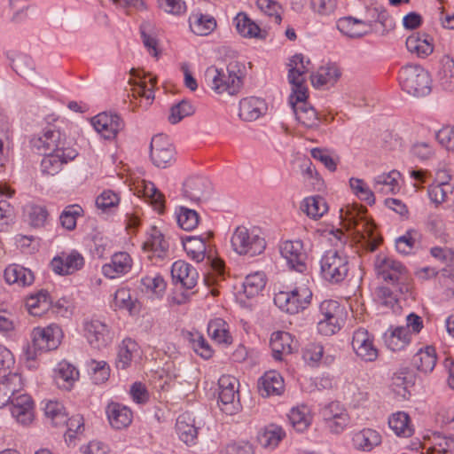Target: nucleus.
Listing matches in <instances>:
<instances>
[{
  "mask_svg": "<svg viewBox=\"0 0 454 454\" xmlns=\"http://www.w3.org/2000/svg\"><path fill=\"white\" fill-rule=\"evenodd\" d=\"M140 288L142 292L160 294L165 291L166 283L158 273L146 275L140 279Z\"/></svg>",
  "mask_w": 454,
  "mask_h": 454,
  "instance_id": "6e6d98bb",
  "label": "nucleus"
},
{
  "mask_svg": "<svg viewBox=\"0 0 454 454\" xmlns=\"http://www.w3.org/2000/svg\"><path fill=\"white\" fill-rule=\"evenodd\" d=\"M145 251L151 253L149 255L150 259L153 257L158 259H164L168 256L169 254V244L165 239L163 234L156 227H152L149 232V236L143 245Z\"/></svg>",
  "mask_w": 454,
  "mask_h": 454,
  "instance_id": "4be33fe9",
  "label": "nucleus"
},
{
  "mask_svg": "<svg viewBox=\"0 0 454 454\" xmlns=\"http://www.w3.org/2000/svg\"><path fill=\"white\" fill-rule=\"evenodd\" d=\"M233 24L239 34L244 37H256L262 38L261 35V28L244 12H239L233 20Z\"/></svg>",
  "mask_w": 454,
  "mask_h": 454,
  "instance_id": "79ce46f5",
  "label": "nucleus"
},
{
  "mask_svg": "<svg viewBox=\"0 0 454 454\" xmlns=\"http://www.w3.org/2000/svg\"><path fill=\"white\" fill-rule=\"evenodd\" d=\"M285 435L286 433L281 427L270 425L259 435L258 440L263 448L274 450Z\"/></svg>",
  "mask_w": 454,
  "mask_h": 454,
  "instance_id": "de8ad7c7",
  "label": "nucleus"
},
{
  "mask_svg": "<svg viewBox=\"0 0 454 454\" xmlns=\"http://www.w3.org/2000/svg\"><path fill=\"white\" fill-rule=\"evenodd\" d=\"M11 61L12 69L20 76L27 80H33L35 78V63L29 56L17 54Z\"/></svg>",
  "mask_w": 454,
  "mask_h": 454,
  "instance_id": "a18cd8bd",
  "label": "nucleus"
},
{
  "mask_svg": "<svg viewBox=\"0 0 454 454\" xmlns=\"http://www.w3.org/2000/svg\"><path fill=\"white\" fill-rule=\"evenodd\" d=\"M132 267V259L126 252L115 253L109 263L102 267L103 274L108 278H115L127 274Z\"/></svg>",
  "mask_w": 454,
  "mask_h": 454,
  "instance_id": "b1692460",
  "label": "nucleus"
},
{
  "mask_svg": "<svg viewBox=\"0 0 454 454\" xmlns=\"http://www.w3.org/2000/svg\"><path fill=\"white\" fill-rule=\"evenodd\" d=\"M311 291L305 286L295 287L289 292L288 313L296 314L304 309L310 302Z\"/></svg>",
  "mask_w": 454,
  "mask_h": 454,
  "instance_id": "58836bf2",
  "label": "nucleus"
},
{
  "mask_svg": "<svg viewBox=\"0 0 454 454\" xmlns=\"http://www.w3.org/2000/svg\"><path fill=\"white\" fill-rule=\"evenodd\" d=\"M190 342L195 353L204 359H208L213 355V349L200 333H190Z\"/></svg>",
  "mask_w": 454,
  "mask_h": 454,
  "instance_id": "0e129e2a",
  "label": "nucleus"
},
{
  "mask_svg": "<svg viewBox=\"0 0 454 454\" xmlns=\"http://www.w3.org/2000/svg\"><path fill=\"white\" fill-rule=\"evenodd\" d=\"M26 306L29 314L35 317H42L51 307V301L48 292L40 290L36 294H31L26 300Z\"/></svg>",
  "mask_w": 454,
  "mask_h": 454,
  "instance_id": "4c0bfd02",
  "label": "nucleus"
},
{
  "mask_svg": "<svg viewBox=\"0 0 454 454\" xmlns=\"http://www.w3.org/2000/svg\"><path fill=\"white\" fill-rule=\"evenodd\" d=\"M61 338L62 331L57 325L35 328L32 332V342L25 349L27 360H35L41 353L56 349Z\"/></svg>",
  "mask_w": 454,
  "mask_h": 454,
  "instance_id": "1a4fd4ad",
  "label": "nucleus"
},
{
  "mask_svg": "<svg viewBox=\"0 0 454 454\" xmlns=\"http://www.w3.org/2000/svg\"><path fill=\"white\" fill-rule=\"evenodd\" d=\"M352 347L356 354L365 362H373L378 357V349L374 347L368 331L364 328L354 332Z\"/></svg>",
  "mask_w": 454,
  "mask_h": 454,
  "instance_id": "6ab92c4d",
  "label": "nucleus"
},
{
  "mask_svg": "<svg viewBox=\"0 0 454 454\" xmlns=\"http://www.w3.org/2000/svg\"><path fill=\"white\" fill-rule=\"evenodd\" d=\"M383 339L389 349L393 351L402 350L410 343V330L404 326L390 328L384 333Z\"/></svg>",
  "mask_w": 454,
  "mask_h": 454,
  "instance_id": "c9c22d12",
  "label": "nucleus"
},
{
  "mask_svg": "<svg viewBox=\"0 0 454 454\" xmlns=\"http://www.w3.org/2000/svg\"><path fill=\"white\" fill-rule=\"evenodd\" d=\"M78 377L79 372L74 365L66 361L59 364L56 380L59 386L69 388Z\"/></svg>",
  "mask_w": 454,
  "mask_h": 454,
  "instance_id": "3c124183",
  "label": "nucleus"
},
{
  "mask_svg": "<svg viewBox=\"0 0 454 454\" xmlns=\"http://www.w3.org/2000/svg\"><path fill=\"white\" fill-rule=\"evenodd\" d=\"M171 275L174 280L180 282L186 289H192L198 281L199 274L191 264L184 261H176L171 268Z\"/></svg>",
  "mask_w": 454,
  "mask_h": 454,
  "instance_id": "a878e982",
  "label": "nucleus"
},
{
  "mask_svg": "<svg viewBox=\"0 0 454 454\" xmlns=\"http://www.w3.org/2000/svg\"><path fill=\"white\" fill-rule=\"evenodd\" d=\"M233 250L241 255L250 257L261 254L266 248V241L261 229L257 227L247 228L239 226L231 237Z\"/></svg>",
  "mask_w": 454,
  "mask_h": 454,
  "instance_id": "6e6552de",
  "label": "nucleus"
},
{
  "mask_svg": "<svg viewBox=\"0 0 454 454\" xmlns=\"http://www.w3.org/2000/svg\"><path fill=\"white\" fill-rule=\"evenodd\" d=\"M176 220L178 225L184 231H192L195 229L200 222L199 214L185 207H180L176 211Z\"/></svg>",
  "mask_w": 454,
  "mask_h": 454,
  "instance_id": "5fc2aeb1",
  "label": "nucleus"
},
{
  "mask_svg": "<svg viewBox=\"0 0 454 454\" xmlns=\"http://www.w3.org/2000/svg\"><path fill=\"white\" fill-rule=\"evenodd\" d=\"M280 254L286 260L287 264L298 272L307 269L308 258L301 240H286L280 245Z\"/></svg>",
  "mask_w": 454,
  "mask_h": 454,
  "instance_id": "2eb2a0df",
  "label": "nucleus"
},
{
  "mask_svg": "<svg viewBox=\"0 0 454 454\" xmlns=\"http://www.w3.org/2000/svg\"><path fill=\"white\" fill-rule=\"evenodd\" d=\"M242 67L243 66L237 61L230 62L226 72L210 67L205 72L206 82L218 94L227 92L231 96L236 95L243 85Z\"/></svg>",
  "mask_w": 454,
  "mask_h": 454,
  "instance_id": "7ed1b4c3",
  "label": "nucleus"
},
{
  "mask_svg": "<svg viewBox=\"0 0 454 454\" xmlns=\"http://www.w3.org/2000/svg\"><path fill=\"white\" fill-rule=\"evenodd\" d=\"M120 197L111 190L104 191L96 199V206L103 212H107L119 205Z\"/></svg>",
  "mask_w": 454,
  "mask_h": 454,
  "instance_id": "774afa93",
  "label": "nucleus"
},
{
  "mask_svg": "<svg viewBox=\"0 0 454 454\" xmlns=\"http://www.w3.org/2000/svg\"><path fill=\"white\" fill-rule=\"evenodd\" d=\"M43 158L41 161V171L43 175L55 176L69 161L74 160L78 155L76 148H67L64 153H43Z\"/></svg>",
  "mask_w": 454,
  "mask_h": 454,
  "instance_id": "f3484780",
  "label": "nucleus"
},
{
  "mask_svg": "<svg viewBox=\"0 0 454 454\" xmlns=\"http://www.w3.org/2000/svg\"><path fill=\"white\" fill-rule=\"evenodd\" d=\"M267 110L266 103L259 98H246L239 102V117L246 121H253L262 116Z\"/></svg>",
  "mask_w": 454,
  "mask_h": 454,
  "instance_id": "c756f323",
  "label": "nucleus"
},
{
  "mask_svg": "<svg viewBox=\"0 0 454 454\" xmlns=\"http://www.w3.org/2000/svg\"><path fill=\"white\" fill-rule=\"evenodd\" d=\"M218 405L226 414L231 415L239 409V380L231 375H223L218 380Z\"/></svg>",
  "mask_w": 454,
  "mask_h": 454,
  "instance_id": "9b49d317",
  "label": "nucleus"
},
{
  "mask_svg": "<svg viewBox=\"0 0 454 454\" xmlns=\"http://www.w3.org/2000/svg\"><path fill=\"white\" fill-rule=\"evenodd\" d=\"M266 281L262 272H254L246 277L243 282V292L247 298L257 295L265 286Z\"/></svg>",
  "mask_w": 454,
  "mask_h": 454,
  "instance_id": "864d4df0",
  "label": "nucleus"
},
{
  "mask_svg": "<svg viewBox=\"0 0 454 454\" xmlns=\"http://www.w3.org/2000/svg\"><path fill=\"white\" fill-rule=\"evenodd\" d=\"M364 208L357 204L346 205L340 210V219L347 230H354L366 242V247L374 251L380 239L374 234V225L364 216Z\"/></svg>",
  "mask_w": 454,
  "mask_h": 454,
  "instance_id": "20e7f679",
  "label": "nucleus"
},
{
  "mask_svg": "<svg viewBox=\"0 0 454 454\" xmlns=\"http://www.w3.org/2000/svg\"><path fill=\"white\" fill-rule=\"evenodd\" d=\"M256 5L266 15L272 18L276 24H280L282 7L278 3L273 0H257Z\"/></svg>",
  "mask_w": 454,
  "mask_h": 454,
  "instance_id": "338daca9",
  "label": "nucleus"
},
{
  "mask_svg": "<svg viewBox=\"0 0 454 454\" xmlns=\"http://www.w3.org/2000/svg\"><path fill=\"white\" fill-rule=\"evenodd\" d=\"M409 52L419 58H427L434 51L433 39L426 33H415L408 36L405 42Z\"/></svg>",
  "mask_w": 454,
  "mask_h": 454,
  "instance_id": "bb28decb",
  "label": "nucleus"
},
{
  "mask_svg": "<svg viewBox=\"0 0 454 454\" xmlns=\"http://www.w3.org/2000/svg\"><path fill=\"white\" fill-rule=\"evenodd\" d=\"M193 113L194 108L191 103L186 100H182L171 107L168 120L172 124H176L184 117L192 115Z\"/></svg>",
  "mask_w": 454,
  "mask_h": 454,
  "instance_id": "69168bd1",
  "label": "nucleus"
},
{
  "mask_svg": "<svg viewBox=\"0 0 454 454\" xmlns=\"http://www.w3.org/2000/svg\"><path fill=\"white\" fill-rule=\"evenodd\" d=\"M46 418L53 427H63L67 422L65 407L58 401H48L43 408Z\"/></svg>",
  "mask_w": 454,
  "mask_h": 454,
  "instance_id": "09e8293b",
  "label": "nucleus"
},
{
  "mask_svg": "<svg viewBox=\"0 0 454 454\" xmlns=\"http://www.w3.org/2000/svg\"><path fill=\"white\" fill-rule=\"evenodd\" d=\"M321 318L317 323L319 333L329 336L337 333L341 325L342 308L333 300L324 301L320 304Z\"/></svg>",
  "mask_w": 454,
  "mask_h": 454,
  "instance_id": "f8f14e48",
  "label": "nucleus"
},
{
  "mask_svg": "<svg viewBox=\"0 0 454 454\" xmlns=\"http://www.w3.org/2000/svg\"><path fill=\"white\" fill-rule=\"evenodd\" d=\"M340 73L333 64L320 67L317 72L310 75L313 87L316 89L329 88L339 79Z\"/></svg>",
  "mask_w": 454,
  "mask_h": 454,
  "instance_id": "2f4dec72",
  "label": "nucleus"
},
{
  "mask_svg": "<svg viewBox=\"0 0 454 454\" xmlns=\"http://www.w3.org/2000/svg\"><path fill=\"white\" fill-rule=\"evenodd\" d=\"M95 130L106 139L114 138L124 127L121 118L115 114L101 113L91 119Z\"/></svg>",
  "mask_w": 454,
  "mask_h": 454,
  "instance_id": "a211bd4d",
  "label": "nucleus"
},
{
  "mask_svg": "<svg viewBox=\"0 0 454 454\" xmlns=\"http://www.w3.org/2000/svg\"><path fill=\"white\" fill-rule=\"evenodd\" d=\"M176 429L181 441L187 444L192 443L197 437L198 428L189 413H183L177 418Z\"/></svg>",
  "mask_w": 454,
  "mask_h": 454,
  "instance_id": "ea45409f",
  "label": "nucleus"
},
{
  "mask_svg": "<svg viewBox=\"0 0 454 454\" xmlns=\"http://www.w3.org/2000/svg\"><path fill=\"white\" fill-rule=\"evenodd\" d=\"M82 208L78 205L67 206L59 216L63 228L73 231L76 227L77 218L82 215Z\"/></svg>",
  "mask_w": 454,
  "mask_h": 454,
  "instance_id": "052dcab7",
  "label": "nucleus"
},
{
  "mask_svg": "<svg viewBox=\"0 0 454 454\" xmlns=\"http://www.w3.org/2000/svg\"><path fill=\"white\" fill-rule=\"evenodd\" d=\"M294 340L287 332H275L270 337V348L273 357L276 360H282L283 355H289L293 352Z\"/></svg>",
  "mask_w": 454,
  "mask_h": 454,
  "instance_id": "72a5a7b5",
  "label": "nucleus"
},
{
  "mask_svg": "<svg viewBox=\"0 0 454 454\" xmlns=\"http://www.w3.org/2000/svg\"><path fill=\"white\" fill-rule=\"evenodd\" d=\"M452 192V186L448 181H442L437 184L428 187V197L435 204H441L447 200L448 195Z\"/></svg>",
  "mask_w": 454,
  "mask_h": 454,
  "instance_id": "680f3d73",
  "label": "nucleus"
},
{
  "mask_svg": "<svg viewBox=\"0 0 454 454\" xmlns=\"http://www.w3.org/2000/svg\"><path fill=\"white\" fill-rule=\"evenodd\" d=\"M380 434L372 428H363L354 432L351 437L352 447L358 451L370 452L381 443Z\"/></svg>",
  "mask_w": 454,
  "mask_h": 454,
  "instance_id": "5701e85b",
  "label": "nucleus"
},
{
  "mask_svg": "<svg viewBox=\"0 0 454 454\" xmlns=\"http://www.w3.org/2000/svg\"><path fill=\"white\" fill-rule=\"evenodd\" d=\"M377 277L391 284L395 291L402 294L410 293L411 277L406 267L393 257L378 255L374 262Z\"/></svg>",
  "mask_w": 454,
  "mask_h": 454,
  "instance_id": "39448f33",
  "label": "nucleus"
},
{
  "mask_svg": "<svg viewBox=\"0 0 454 454\" xmlns=\"http://www.w3.org/2000/svg\"><path fill=\"white\" fill-rule=\"evenodd\" d=\"M23 382L18 373H9L0 380V409L8 404L13 396L22 391Z\"/></svg>",
  "mask_w": 454,
  "mask_h": 454,
  "instance_id": "393cba45",
  "label": "nucleus"
},
{
  "mask_svg": "<svg viewBox=\"0 0 454 454\" xmlns=\"http://www.w3.org/2000/svg\"><path fill=\"white\" fill-rule=\"evenodd\" d=\"M328 239L336 248L327 250L322 255L320 276L329 283L338 284L346 278L349 270L347 254L338 248L346 244L348 238L342 231L336 229L329 231Z\"/></svg>",
  "mask_w": 454,
  "mask_h": 454,
  "instance_id": "f257e3e1",
  "label": "nucleus"
},
{
  "mask_svg": "<svg viewBox=\"0 0 454 454\" xmlns=\"http://www.w3.org/2000/svg\"><path fill=\"white\" fill-rule=\"evenodd\" d=\"M83 333L89 345L98 350L108 347L114 338L109 326L98 319L86 320L83 323Z\"/></svg>",
  "mask_w": 454,
  "mask_h": 454,
  "instance_id": "ddd939ff",
  "label": "nucleus"
},
{
  "mask_svg": "<svg viewBox=\"0 0 454 454\" xmlns=\"http://www.w3.org/2000/svg\"><path fill=\"white\" fill-rule=\"evenodd\" d=\"M294 64L288 75V81L293 85V93L289 97V103L292 106L296 120L304 127L309 129L317 128L319 118L317 113L307 101V89L304 87V79L301 68Z\"/></svg>",
  "mask_w": 454,
  "mask_h": 454,
  "instance_id": "f03ea898",
  "label": "nucleus"
},
{
  "mask_svg": "<svg viewBox=\"0 0 454 454\" xmlns=\"http://www.w3.org/2000/svg\"><path fill=\"white\" fill-rule=\"evenodd\" d=\"M411 375L404 371L397 372L392 378L393 390L400 396L406 398L408 387L412 383Z\"/></svg>",
  "mask_w": 454,
  "mask_h": 454,
  "instance_id": "e2e57ef3",
  "label": "nucleus"
},
{
  "mask_svg": "<svg viewBox=\"0 0 454 454\" xmlns=\"http://www.w3.org/2000/svg\"><path fill=\"white\" fill-rule=\"evenodd\" d=\"M11 403L12 416L20 424L27 425L33 419V401L31 397L20 392L15 395Z\"/></svg>",
  "mask_w": 454,
  "mask_h": 454,
  "instance_id": "412c9836",
  "label": "nucleus"
},
{
  "mask_svg": "<svg viewBox=\"0 0 454 454\" xmlns=\"http://www.w3.org/2000/svg\"><path fill=\"white\" fill-rule=\"evenodd\" d=\"M288 419L297 432L306 430L311 421L309 409L306 406L293 408L288 414Z\"/></svg>",
  "mask_w": 454,
  "mask_h": 454,
  "instance_id": "603ef678",
  "label": "nucleus"
},
{
  "mask_svg": "<svg viewBox=\"0 0 454 454\" xmlns=\"http://www.w3.org/2000/svg\"><path fill=\"white\" fill-rule=\"evenodd\" d=\"M388 425L398 436L409 437L412 434V428L410 426V418L408 414L403 411L394 413L388 419Z\"/></svg>",
  "mask_w": 454,
  "mask_h": 454,
  "instance_id": "8fccbe9b",
  "label": "nucleus"
},
{
  "mask_svg": "<svg viewBox=\"0 0 454 454\" xmlns=\"http://www.w3.org/2000/svg\"><path fill=\"white\" fill-rule=\"evenodd\" d=\"M207 333L211 339L218 344L228 346L232 343L233 339L230 333V326L222 318L210 320L207 325Z\"/></svg>",
  "mask_w": 454,
  "mask_h": 454,
  "instance_id": "e433bc0d",
  "label": "nucleus"
},
{
  "mask_svg": "<svg viewBox=\"0 0 454 454\" xmlns=\"http://www.w3.org/2000/svg\"><path fill=\"white\" fill-rule=\"evenodd\" d=\"M174 147L166 136L159 134L152 138L150 157L156 167L167 168L174 161Z\"/></svg>",
  "mask_w": 454,
  "mask_h": 454,
  "instance_id": "4468645a",
  "label": "nucleus"
},
{
  "mask_svg": "<svg viewBox=\"0 0 454 454\" xmlns=\"http://www.w3.org/2000/svg\"><path fill=\"white\" fill-rule=\"evenodd\" d=\"M285 388L284 380L276 371L265 372L258 380V390L262 396L280 395Z\"/></svg>",
  "mask_w": 454,
  "mask_h": 454,
  "instance_id": "cd10ccee",
  "label": "nucleus"
},
{
  "mask_svg": "<svg viewBox=\"0 0 454 454\" xmlns=\"http://www.w3.org/2000/svg\"><path fill=\"white\" fill-rule=\"evenodd\" d=\"M402 89L415 97H425L432 91V78L427 70L420 65L408 64L398 74Z\"/></svg>",
  "mask_w": 454,
  "mask_h": 454,
  "instance_id": "423d86ee",
  "label": "nucleus"
},
{
  "mask_svg": "<svg viewBox=\"0 0 454 454\" xmlns=\"http://www.w3.org/2000/svg\"><path fill=\"white\" fill-rule=\"evenodd\" d=\"M321 416L325 429L332 434H340L351 422L347 409L339 402H332L321 410Z\"/></svg>",
  "mask_w": 454,
  "mask_h": 454,
  "instance_id": "9d476101",
  "label": "nucleus"
},
{
  "mask_svg": "<svg viewBox=\"0 0 454 454\" xmlns=\"http://www.w3.org/2000/svg\"><path fill=\"white\" fill-rule=\"evenodd\" d=\"M361 25H364L362 20L352 17H344L337 21V28L343 35L352 38L361 37L364 35V32L359 29Z\"/></svg>",
  "mask_w": 454,
  "mask_h": 454,
  "instance_id": "13d9d810",
  "label": "nucleus"
},
{
  "mask_svg": "<svg viewBox=\"0 0 454 454\" xmlns=\"http://www.w3.org/2000/svg\"><path fill=\"white\" fill-rule=\"evenodd\" d=\"M84 266L83 256L76 250L69 253L62 252L51 262L52 270L59 275L65 276L80 270Z\"/></svg>",
  "mask_w": 454,
  "mask_h": 454,
  "instance_id": "dca6fc26",
  "label": "nucleus"
},
{
  "mask_svg": "<svg viewBox=\"0 0 454 454\" xmlns=\"http://www.w3.org/2000/svg\"><path fill=\"white\" fill-rule=\"evenodd\" d=\"M437 85L445 91L454 90V59L450 55H443L439 60L436 73Z\"/></svg>",
  "mask_w": 454,
  "mask_h": 454,
  "instance_id": "c85d7f7f",
  "label": "nucleus"
},
{
  "mask_svg": "<svg viewBox=\"0 0 454 454\" xmlns=\"http://www.w3.org/2000/svg\"><path fill=\"white\" fill-rule=\"evenodd\" d=\"M192 31L198 35H207L216 27L215 20L209 15L193 13L189 18Z\"/></svg>",
  "mask_w": 454,
  "mask_h": 454,
  "instance_id": "a19ab883",
  "label": "nucleus"
},
{
  "mask_svg": "<svg viewBox=\"0 0 454 454\" xmlns=\"http://www.w3.org/2000/svg\"><path fill=\"white\" fill-rule=\"evenodd\" d=\"M301 207L308 216L313 219L322 217L328 210L325 200L321 196H312L304 199Z\"/></svg>",
  "mask_w": 454,
  "mask_h": 454,
  "instance_id": "c03bdc74",
  "label": "nucleus"
},
{
  "mask_svg": "<svg viewBox=\"0 0 454 454\" xmlns=\"http://www.w3.org/2000/svg\"><path fill=\"white\" fill-rule=\"evenodd\" d=\"M4 278L10 285L27 286L33 284L35 277L33 272L20 264H11L4 270Z\"/></svg>",
  "mask_w": 454,
  "mask_h": 454,
  "instance_id": "f704fd0d",
  "label": "nucleus"
},
{
  "mask_svg": "<svg viewBox=\"0 0 454 454\" xmlns=\"http://www.w3.org/2000/svg\"><path fill=\"white\" fill-rule=\"evenodd\" d=\"M412 364L420 372L427 373L434 370L436 364L435 350L432 347L418 351L412 358Z\"/></svg>",
  "mask_w": 454,
  "mask_h": 454,
  "instance_id": "37998d69",
  "label": "nucleus"
},
{
  "mask_svg": "<svg viewBox=\"0 0 454 454\" xmlns=\"http://www.w3.org/2000/svg\"><path fill=\"white\" fill-rule=\"evenodd\" d=\"M106 414L111 426L116 429L125 428L132 421L130 409L117 403L108 404Z\"/></svg>",
  "mask_w": 454,
  "mask_h": 454,
  "instance_id": "473e14b6",
  "label": "nucleus"
},
{
  "mask_svg": "<svg viewBox=\"0 0 454 454\" xmlns=\"http://www.w3.org/2000/svg\"><path fill=\"white\" fill-rule=\"evenodd\" d=\"M140 34L143 43L149 53L152 56L158 58V40L153 32V26L149 22L142 23L140 26Z\"/></svg>",
  "mask_w": 454,
  "mask_h": 454,
  "instance_id": "bf43d9fd",
  "label": "nucleus"
},
{
  "mask_svg": "<svg viewBox=\"0 0 454 454\" xmlns=\"http://www.w3.org/2000/svg\"><path fill=\"white\" fill-rule=\"evenodd\" d=\"M137 351V344L131 339H125L119 346L116 358V366L118 369L125 370L133 359L134 353Z\"/></svg>",
  "mask_w": 454,
  "mask_h": 454,
  "instance_id": "49530a36",
  "label": "nucleus"
},
{
  "mask_svg": "<svg viewBox=\"0 0 454 454\" xmlns=\"http://www.w3.org/2000/svg\"><path fill=\"white\" fill-rule=\"evenodd\" d=\"M211 191V184L203 176H192L183 185L184 197L192 201H201L207 199Z\"/></svg>",
  "mask_w": 454,
  "mask_h": 454,
  "instance_id": "aec40b11",
  "label": "nucleus"
},
{
  "mask_svg": "<svg viewBox=\"0 0 454 454\" xmlns=\"http://www.w3.org/2000/svg\"><path fill=\"white\" fill-rule=\"evenodd\" d=\"M399 178L400 173L397 170L376 176L372 180L374 192L383 195L395 194L400 189Z\"/></svg>",
  "mask_w": 454,
  "mask_h": 454,
  "instance_id": "7c9ffc66",
  "label": "nucleus"
},
{
  "mask_svg": "<svg viewBox=\"0 0 454 454\" xmlns=\"http://www.w3.org/2000/svg\"><path fill=\"white\" fill-rule=\"evenodd\" d=\"M349 185L358 199L364 200L369 205L375 203L374 192L372 191L363 179L351 177L349 179Z\"/></svg>",
  "mask_w": 454,
  "mask_h": 454,
  "instance_id": "4d7b16f0",
  "label": "nucleus"
},
{
  "mask_svg": "<svg viewBox=\"0 0 454 454\" xmlns=\"http://www.w3.org/2000/svg\"><path fill=\"white\" fill-rule=\"evenodd\" d=\"M31 147L38 153H64L67 148H75L74 142L58 125H48L30 139Z\"/></svg>",
  "mask_w": 454,
  "mask_h": 454,
  "instance_id": "0eeeda50",
  "label": "nucleus"
}]
</instances>
